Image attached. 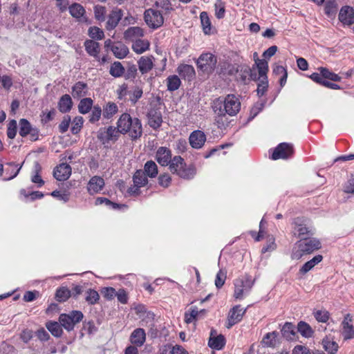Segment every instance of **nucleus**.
Segmentation results:
<instances>
[{
	"mask_svg": "<svg viewBox=\"0 0 354 354\" xmlns=\"http://www.w3.org/2000/svg\"><path fill=\"white\" fill-rule=\"evenodd\" d=\"M213 109L217 115L216 122L218 127L225 128L227 124V120H225V115H236L241 109V102L234 95H228L223 101L218 100L214 102Z\"/></svg>",
	"mask_w": 354,
	"mask_h": 354,
	"instance_id": "obj_1",
	"label": "nucleus"
},
{
	"mask_svg": "<svg viewBox=\"0 0 354 354\" xmlns=\"http://www.w3.org/2000/svg\"><path fill=\"white\" fill-rule=\"evenodd\" d=\"M117 128L120 133H129L133 140L141 137L142 127L140 120L138 118H132L129 113H123L117 122Z\"/></svg>",
	"mask_w": 354,
	"mask_h": 354,
	"instance_id": "obj_2",
	"label": "nucleus"
},
{
	"mask_svg": "<svg viewBox=\"0 0 354 354\" xmlns=\"http://www.w3.org/2000/svg\"><path fill=\"white\" fill-rule=\"evenodd\" d=\"M298 249L292 252V257L299 259L302 256L313 253L321 248L319 240L315 238H306L297 243Z\"/></svg>",
	"mask_w": 354,
	"mask_h": 354,
	"instance_id": "obj_3",
	"label": "nucleus"
},
{
	"mask_svg": "<svg viewBox=\"0 0 354 354\" xmlns=\"http://www.w3.org/2000/svg\"><path fill=\"white\" fill-rule=\"evenodd\" d=\"M293 232L300 240L314 234V229L308 226V221L305 218L297 217L293 221Z\"/></svg>",
	"mask_w": 354,
	"mask_h": 354,
	"instance_id": "obj_4",
	"label": "nucleus"
},
{
	"mask_svg": "<svg viewBox=\"0 0 354 354\" xmlns=\"http://www.w3.org/2000/svg\"><path fill=\"white\" fill-rule=\"evenodd\" d=\"M217 59L212 53H203L197 59L198 68L205 74L212 73L216 66Z\"/></svg>",
	"mask_w": 354,
	"mask_h": 354,
	"instance_id": "obj_5",
	"label": "nucleus"
},
{
	"mask_svg": "<svg viewBox=\"0 0 354 354\" xmlns=\"http://www.w3.org/2000/svg\"><path fill=\"white\" fill-rule=\"evenodd\" d=\"M144 19L147 25L152 29H157L164 24L162 13L160 10L154 8H149L145 11Z\"/></svg>",
	"mask_w": 354,
	"mask_h": 354,
	"instance_id": "obj_6",
	"label": "nucleus"
},
{
	"mask_svg": "<svg viewBox=\"0 0 354 354\" xmlns=\"http://www.w3.org/2000/svg\"><path fill=\"white\" fill-rule=\"evenodd\" d=\"M83 313L79 310H73L69 314H62L59 316V322L68 331L72 330L76 324L83 319Z\"/></svg>",
	"mask_w": 354,
	"mask_h": 354,
	"instance_id": "obj_7",
	"label": "nucleus"
},
{
	"mask_svg": "<svg viewBox=\"0 0 354 354\" xmlns=\"http://www.w3.org/2000/svg\"><path fill=\"white\" fill-rule=\"evenodd\" d=\"M133 185L130 187L128 192L131 195H138L140 194V188L145 186L148 183L147 176L141 169L137 170L133 176Z\"/></svg>",
	"mask_w": 354,
	"mask_h": 354,
	"instance_id": "obj_8",
	"label": "nucleus"
},
{
	"mask_svg": "<svg viewBox=\"0 0 354 354\" xmlns=\"http://www.w3.org/2000/svg\"><path fill=\"white\" fill-rule=\"evenodd\" d=\"M294 152L292 145L287 142L279 144L272 153V158L273 160L287 159L290 157Z\"/></svg>",
	"mask_w": 354,
	"mask_h": 354,
	"instance_id": "obj_9",
	"label": "nucleus"
},
{
	"mask_svg": "<svg viewBox=\"0 0 354 354\" xmlns=\"http://www.w3.org/2000/svg\"><path fill=\"white\" fill-rule=\"evenodd\" d=\"M254 282L248 277L243 279H236L234 283L235 289L234 296L236 299H242L244 292H248L253 286Z\"/></svg>",
	"mask_w": 354,
	"mask_h": 354,
	"instance_id": "obj_10",
	"label": "nucleus"
},
{
	"mask_svg": "<svg viewBox=\"0 0 354 354\" xmlns=\"http://www.w3.org/2000/svg\"><path fill=\"white\" fill-rule=\"evenodd\" d=\"M30 135L32 140H36L38 138V131L33 128L30 123L26 119L19 120V135L26 137Z\"/></svg>",
	"mask_w": 354,
	"mask_h": 354,
	"instance_id": "obj_11",
	"label": "nucleus"
},
{
	"mask_svg": "<svg viewBox=\"0 0 354 354\" xmlns=\"http://www.w3.org/2000/svg\"><path fill=\"white\" fill-rule=\"evenodd\" d=\"M189 144L194 149H201L206 141V136L202 131H194L189 138Z\"/></svg>",
	"mask_w": 354,
	"mask_h": 354,
	"instance_id": "obj_12",
	"label": "nucleus"
},
{
	"mask_svg": "<svg viewBox=\"0 0 354 354\" xmlns=\"http://www.w3.org/2000/svg\"><path fill=\"white\" fill-rule=\"evenodd\" d=\"M123 16V12L121 9L115 8L111 11L108 16V20L106 23V28L108 30H113L118 24Z\"/></svg>",
	"mask_w": 354,
	"mask_h": 354,
	"instance_id": "obj_13",
	"label": "nucleus"
},
{
	"mask_svg": "<svg viewBox=\"0 0 354 354\" xmlns=\"http://www.w3.org/2000/svg\"><path fill=\"white\" fill-rule=\"evenodd\" d=\"M148 124L154 129H158L162 122L161 111L155 108L151 109L147 114Z\"/></svg>",
	"mask_w": 354,
	"mask_h": 354,
	"instance_id": "obj_14",
	"label": "nucleus"
},
{
	"mask_svg": "<svg viewBox=\"0 0 354 354\" xmlns=\"http://www.w3.org/2000/svg\"><path fill=\"white\" fill-rule=\"evenodd\" d=\"M120 132L118 128L112 126L108 128L100 129L98 131V138L103 141H109L112 140H116L119 136Z\"/></svg>",
	"mask_w": 354,
	"mask_h": 354,
	"instance_id": "obj_15",
	"label": "nucleus"
},
{
	"mask_svg": "<svg viewBox=\"0 0 354 354\" xmlns=\"http://www.w3.org/2000/svg\"><path fill=\"white\" fill-rule=\"evenodd\" d=\"M245 309L241 308L240 306H235L230 311L228 315V326L230 328L242 319L243 315L245 313Z\"/></svg>",
	"mask_w": 354,
	"mask_h": 354,
	"instance_id": "obj_16",
	"label": "nucleus"
},
{
	"mask_svg": "<svg viewBox=\"0 0 354 354\" xmlns=\"http://www.w3.org/2000/svg\"><path fill=\"white\" fill-rule=\"evenodd\" d=\"M71 174V168L69 165L66 163L60 164L53 171L54 177L59 180H65L69 178Z\"/></svg>",
	"mask_w": 354,
	"mask_h": 354,
	"instance_id": "obj_17",
	"label": "nucleus"
},
{
	"mask_svg": "<svg viewBox=\"0 0 354 354\" xmlns=\"http://www.w3.org/2000/svg\"><path fill=\"white\" fill-rule=\"evenodd\" d=\"M143 36V29L138 26L130 27L124 32V39L132 43L141 39Z\"/></svg>",
	"mask_w": 354,
	"mask_h": 354,
	"instance_id": "obj_18",
	"label": "nucleus"
},
{
	"mask_svg": "<svg viewBox=\"0 0 354 354\" xmlns=\"http://www.w3.org/2000/svg\"><path fill=\"white\" fill-rule=\"evenodd\" d=\"M339 19L345 25L354 24V10L349 6L343 7L339 14Z\"/></svg>",
	"mask_w": 354,
	"mask_h": 354,
	"instance_id": "obj_19",
	"label": "nucleus"
},
{
	"mask_svg": "<svg viewBox=\"0 0 354 354\" xmlns=\"http://www.w3.org/2000/svg\"><path fill=\"white\" fill-rule=\"evenodd\" d=\"M104 186V179L100 176H95L90 179L87 189L90 194H95L101 191Z\"/></svg>",
	"mask_w": 354,
	"mask_h": 354,
	"instance_id": "obj_20",
	"label": "nucleus"
},
{
	"mask_svg": "<svg viewBox=\"0 0 354 354\" xmlns=\"http://www.w3.org/2000/svg\"><path fill=\"white\" fill-rule=\"evenodd\" d=\"M215 330H212L208 341V346L215 350H221L225 344V339L223 335L215 336Z\"/></svg>",
	"mask_w": 354,
	"mask_h": 354,
	"instance_id": "obj_21",
	"label": "nucleus"
},
{
	"mask_svg": "<svg viewBox=\"0 0 354 354\" xmlns=\"http://www.w3.org/2000/svg\"><path fill=\"white\" fill-rule=\"evenodd\" d=\"M156 160L162 166L168 165L171 160V151L164 147L158 148L156 152Z\"/></svg>",
	"mask_w": 354,
	"mask_h": 354,
	"instance_id": "obj_22",
	"label": "nucleus"
},
{
	"mask_svg": "<svg viewBox=\"0 0 354 354\" xmlns=\"http://www.w3.org/2000/svg\"><path fill=\"white\" fill-rule=\"evenodd\" d=\"M146 340V333L144 329L142 328H136L134 330L131 336H130V342L137 346H141L144 344Z\"/></svg>",
	"mask_w": 354,
	"mask_h": 354,
	"instance_id": "obj_23",
	"label": "nucleus"
},
{
	"mask_svg": "<svg viewBox=\"0 0 354 354\" xmlns=\"http://www.w3.org/2000/svg\"><path fill=\"white\" fill-rule=\"evenodd\" d=\"M111 50L118 59L124 58L129 53V48L122 42L114 43L111 47Z\"/></svg>",
	"mask_w": 354,
	"mask_h": 354,
	"instance_id": "obj_24",
	"label": "nucleus"
},
{
	"mask_svg": "<svg viewBox=\"0 0 354 354\" xmlns=\"http://www.w3.org/2000/svg\"><path fill=\"white\" fill-rule=\"evenodd\" d=\"M153 57L142 56L138 62V68L142 74H145L151 71L153 66Z\"/></svg>",
	"mask_w": 354,
	"mask_h": 354,
	"instance_id": "obj_25",
	"label": "nucleus"
},
{
	"mask_svg": "<svg viewBox=\"0 0 354 354\" xmlns=\"http://www.w3.org/2000/svg\"><path fill=\"white\" fill-rule=\"evenodd\" d=\"M351 319L347 315L342 322V335L344 339L354 338V328L352 324H350Z\"/></svg>",
	"mask_w": 354,
	"mask_h": 354,
	"instance_id": "obj_26",
	"label": "nucleus"
},
{
	"mask_svg": "<svg viewBox=\"0 0 354 354\" xmlns=\"http://www.w3.org/2000/svg\"><path fill=\"white\" fill-rule=\"evenodd\" d=\"M278 335L279 333L277 331L268 333L263 337L261 344L267 347H275L279 344Z\"/></svg>",
	"mask_w": 354,
	"mask_h": 354,
	"instance_id": "obj_27",
	"label": "nucleus"
},
{
	"mask_svg": "<svg viewBox=\"0 0 354 354\" xmlns=\"http://www.w3.org/2000/svg\"><path fill=\"white\" fill-rule=\"evenodd\" d=\"M153 8L160 10L163 15L169 14L174 10L169 0H156Z\"/></svg>",
	"mask_w": 354,
	"mask_h": 354,
	"instance_id": "obj_28",
	"label": "nucleus"
},
{
	"mask_svg": "<svg viewBox=\"0 0 354 354\" xmlns=\"http://www.w3.org/2000/svg\"><path fill=\"white\" fill-rule=\"evenodd\" d=\"M179 75L188 80H191L195 75V71L192 66L189 64H181L177 68Z\"/></svg>",
	"mask_w": 354,
	"mask_h": 354,
	"instance_id": "obj_29",
	"label": "nucleus"
},
{
	"mask_svg": "<svg viewBox=\"0 0 354 354\" xmlns=\"http://www.w3.org/2000/svg\"><path fill=\"white\" fill-rule=\"evenodd\" d=\"M150 43L147 39H140L133 42L132 49L137 54H142L149 48Z\"/></svg>",
	"mask_w": 354,
	"mask_h": 354,
	"instance_id": "obj_30",
	"label": "nucleus"
},
{
	"mask_svg": "<svg viewBox=\"0 0 354 354\" xmlns=\"http://www.w3.org/2000/svg\"><path fill=\"white\" fill-rule=\"evenodd\" d=\"M185 162L180 156H174L169 163V169L173 174H178L179 171L185 166Z\"/></svg>",
	"mask_w": 354,
	"mask_h": 354,
	"instance_id": "obj_31",
	"label": "nucleus"
},
{
	"mask_svg": "<svg viewBox=\"0 0 354 354\" xmlns=\"http://www.w3.org/2000/svg\"><path fill=\"white\" fill-rule=\"evenodd\" d=\"M323 259V257L320 254L315 256L311 260L305 263L303 266L300 268L299 272L302 274H306L317 263L321 262Z\"/></svg>",
	"mask_w": 354,
	"mask_h": 354,
	"instance_id": "obj_32",
	"label": "nucleus"
},
{
	"mask_svg": "<svg viewBox=\"0 0 354 354\" xmlns=\"http://www.w3.org/2000/svg\"><path fill=\"white\" fill-rule=\"evenodd\" d=\"M72 100L69 95L65 94L60 98L58 107L62 113H66L72 108Z\"/></svg>",
	"mask_w": 354,
	"mask_h": 354,
	"instance_id": "obj_33",
	"label": "nucleus"
},
{
	"mask_svg": "<svg viewBox=\"0 0 354 354\" xmlns=\"http://www.w3.org/2000/svg\"><path fill=\"white\" fill-rule=\"evenodd\" d=\"M257 71H258L259 77L267 80L266 74L268 71V64L265 59H259L255 62Z\"/></svg>",
	"mask_w": 354,
	"mask_h": 354,
	"instance_id": "obj_34",
	"label": "nucleus"
},
{
	"mask_svg": "<svg viewBox=\"0 0 354 354\" xmlns=\"http://www.w3.org/2000/svg\"><path fill=\"white\" fill-rule=\"evenodd\" d=\"M196 171V167L193 165H187L185 164V166L183 167L178 176L182 178L188 180L194 178Z\"/></svg>",
	"mask_w": 354,
	"mask_h": 354,
	"instance_id": "obj_35",
	"label": "nucleus"
},
{
	"mask_svg": "<svg viewBox=\"0 0 354 354\" xmlns=\"http://www.w3.org/2000/svg\"><path fill=\"white\" fill-rule=\"evenodd\" d=\"M87 85L82 82H77L73 86L72 95L73 97L80 98L86 95Z\"/></svg>",
	"mask_w": 354,
	"mask_h": 354,
	"instance_id": "obj_36",
	"label": "nucleus"
},
{
	"mask_svg": "<svg viewBox=\"0 0 354 354\" xmlns=\"http://www.w3.org/2000/svg\"><path fill=\"white\" fill-rule=\"evenodd\" d=\"M281 334L288 340L293 339L296 334L294 325L290 322H286L281 329Z\"/></svg>",
	"mask_w": 354,
	"mask_h": 354,
	"instance_id": "obj_37",
	"label": "nucleus"
},
{
	"mask_svg": "<svg viewBox=\"0 0 354 354\" xmlns=\"http://www.w3.org/2000/svg\"><path fill=\"white\" fill-rule=\"evenodd\" d=\"M145 174L150 178H154L158 174V166L155 162L152 160L147 161L144 166Z\"/></svg>",
	"mask_w": 354,
	"mask_h": 354,
	"instance_id": "obj_38",
	"label": "nucleus"
},
{
	"mask_svg": "<svg viewBox=\"0 0 354 354\" xmlns=\"http://www.w3.org/2000/svg\"><path fill=\"white\" fill-rule=\"evenodd\" d=\"M86 52L91 56L96 57L100 50V45L93 40H87L84 43Z\"/></svg>",
	"mask_w": 354,
	"mask_h": 354,
	"instance_id": "obj_39",
	"label": "nucleus"
},
{
	"mask_svg": "<svg viewBox=\"0 0 354 354\" xmlns=\"http://www.w3.org/2000/svg\"><path fill=\"white\" fill-rule=\"evenodd\" d=\"M318 71L321 73L323 79H328L333 82H340L342 80L340 76L331 72L327 68L319 67Z\"/></svg>",
	"mask_w": 354,
	"mask_h": 354,
	"instance_id": "obj_40",
	"label": "nucleus"
},
{
	"mask_svg": "<svg viewBox=\"0 0 354 354\" xmlns=\"http://www.w3.org/2000/svg\"><path fill=\"white\" fill-rule=\"evenodd\" d=\"M167 89L169 91H176L181 84L180 78L176 75L169 76L167 78Z\"/></svg>",
	"mask_w": 354,
	"mask_h": 354,
	"instance_id": "obj_41",
	"label": "nucleus"
},
{
	"mask_svg": "<svg viewBox=\"0 0 354 354\" xmlns=\"http://www.w3.org/2000/svg\"><path fill=\"white\" fill-rule=\"evenodd\" d=\"M322 345L329 354H335L339 348L338 344L335 342L330 341L328 338L323 339Z\"/></svg>",
	"mask_w": 354,
	"mask_h": 354,
	"instance_id": "obj_42",
	"label": "nucleus"
},
{
	"mask_svg": "<svg viewBox=\"0 0 354 354\" xmlns=\"http://www.w3.org/2000/svg\"><path fill=\"white\" fill-rule=\"evenodd\" d=\"M297 330L305 337H310L313 334V330L309 324L304 322H300L297 326Z\"/></svg>",
	"mask_w": 354,
	"mask_h": 354,
	"instance_id": "obj_43",
	"label": "nucleus"
},
{
	"mask_svg": "<svg viewBox=\"0 0 354 354\" xmlns=\"http://www.w3.org/2000/svg\"><path fill=\"white\" fill-rule=\"evenodd\" d=\"M109 73L112 76L115 77H119L124 74V68L123 67L120 62H115L113 64H111Z\"/></svg>",
	"mask_w": 354,
	"mask_h": 354,
	"instance_id": "obj_44",
	"label": "nucleus"
},
{
	"mask_svg": "<svg viewBox=\"0 0 354 354\" xmlns=\"http://www.w3.org/2000/svg\"><path fill=\"white\" fill-rule=\"evenodd\" d=\"M70 14L75 18L83 17L85 13V9L79 3H73L68 8Z\"/></svg>",
	"mask_w": 354,
	"mask_h": 354,
	"instance_id": "obj_45",
	"label": "nucleus"
},
{
	"mask_svg": "<svg viewBox=\"0 0 354 354\" xmlns=\"http://www.w3.org/2000/svg\"><path fill=\"white\" fill-rule=\"evenodd\" d=\"M46 328L55 337H60L62 334V329L60 323L57 322H49L46 324Z\"/></svg>",
	"mask_w": 354,
	"mask_h": 354,
	"instance_id": "obj_46",
	"label": "nucleus"
},
{
	"mask_svg": "<svg viewBox=\"0 0 354 354\" xmlns=\"http://www.w3.org/2000/svg\"><path fill=\"white\" fill-rule=\"evenodd\" d=\"M92 105L93 100L91 98H84L78 105L79 111L82 114L87 113L91 109Z\"/></svg>",
	"mask_w": 354,
	"mask_h": 354,
	"instance_id": "obj_47",
	"label": "nucleus"
},
{
	"mask_svg": "<svg viewBox=\"0 0 354 354\" xmlns=\"http://www.w3.org/2000/svg\"><path fill=\"white\" fill-rule=\"evenodd\" d=\"M100 299V295L98 292L94 290L88 289L86 292L85 300L90 305H94L98 302Z\"/></svg>",
	"mask_w": 354,
	"mask_h": 354,
	"instance_id": "obj_48",
	"label": "nucleus"
},
{
	"mask_svg": "<svg viewBox=\"0 0 354 354\" xmlns=\"http://www.w3.org/2000/svg\"><path fill=\"white\" fill-rule=\"evenodd\" d=\"M118 111V106L113 102H109L104 108L103 115L104 118L109 119Z\"/></svg>",
	"mask_w": 354,
	"mask_h": 354,
	"instance_id": "obj_49",
	"label": "nucleus"
},
{
	"mask_svg": "<svg viewBox=\"0 0 354 354\" xmlns=\"http://www.w3.org/2000/svg\"><path fill=\"white\" fill-rule=\"evenodd\" d=\"M95 19L100 21H104L106 9L104 6L96 5L93 8Z\"/></svg>",
	"mask_w": 354,
	"mask_h": 354,
	"instance_id": "obj_50",
	"label": "nucleus"
},
{
	"mask_svg": "<svg viewBox=\"0 0 354 354\" xmlns=\"http://www.w3.org/2000/svg\"><path fill=\"white\" fill-rule=\"evenodd\" d=\"M201 25L205 34H208L211 30V22L206 12H202L200 15Z\"/></svg>",
	"mask_w": 354,
	"mask_h": 354,
	"instance_id": "obj_51",
	"label": "nucleus"
},
{
	"mask_svg": "<svg viewBox=\"0 0 354 354\" xmlns=\"http://www.w3.org/2000/svg\"><path fill=\"white\" fill-rule=\"evenodd\" d=\"M55 297L58 301H65L71 297V290L64 287L60 288L56 291Z\"/></svg>",
	"mask_w": 354,
	"mask_h": 354,
	"instance_id": "obj_52",
	"label": "nucleus"
},
{
	"mask_svg": "<svg viewBox=\"0 0 354 354\" xmlns=\"http://www.w3.org/2000/svg\"><path fill=\"white\" fill-rule=\"evenodd\" d=\"M41 169V167L39 162H35L34 164V171L35 174L32 177V181L34 183H37L39 187H41L44 184V181L41 179V177L39 175Z\"/></svg>",
	"mask_w": 354,
	"mask_h": 354,
	"instance_id": "obj_53",
	"label": "nucleus"
},
{
	"mask_svg": "<svg viewBox=\"0 0 354 354\" xmlns=\"http://www.w3.org/2000/svg\"><path fill=\"white\" fill-rule=\"evenodd\" d=\"M199 315V312L196 307H192L189 312L185 313V321L187 324L192 323Z\"/></svg>",
	"mask_w": 354,
	"mask_h": 354,
	"instance_id": "obj_54",
	"label": "nucleus"
},
{
	"mask_svg": "<svg viewBox=\"0 0 354 354\" xmlns=\"http://www.w3.org/2000/svg\"><path fill=\"white\" fill-rule=\"evenodd\" d=\"M215 14L218 19H222L225 15V4L221 0H217L214 3Z\"/></svg>",
	"mask_w": 354,
	"mask_h": 354,
	"instance_id": "obj_55",
	"label": "nucleus"
},
{
	"mask_svg": "<svg viewBox=\"0 0 354 354\" xmlns=\"http://www.w3.org/2000/svg\"><path fill=\"white\" fill-rule=\"evenodd\" d=\"M89 36L95 39H102L104 37V32L98 27L93 26L88 29Z\"/></svg>",
	"mask_w": 354,
	"mask_h": 354,
	"instance_id": "obj_56",
	"label": "nucleus"
},
{
	"mask_svg": "<svg viewBox=\"0 0 354 354\" xmlns=\"http://www.w3.org/2000/svg\"><path fill=\"white\" fill-rule=\"evenodd\" d=\"M315 319L319 322H326L329 319V313L325 310H318L314 312Z\"/></svg>",
	"mask_w": 354,
	"mask_h": 354,
	"instance_id": "obj_57",
	"label": "nucleus"
},
{
	"mask_svg": "<svg viewBox=\"0 0 354 354\" xmlns=\"http://www.w3.org/2000/svg\"><path fill=\"white\" fill-rule=\"evenodd\" d=\"M83 124V118L82 117H76L72 122L71 132L77 134L81 129Z\"/></svg>",
	"mask_w": 354,
	"mask_h": 354,
	"instance_id": "obj_58",
	"label": "nucleus"
},
{
	"mask_svg": "<svg viewBox=\"0 0 354 354\" xmlns=\"http://www.w3.org/2000/svg\"><path fill=\"white\" fill-rule=\"evenodd\" d=\"M17 124L15 120H12L8 125L7 130V136L10 139H13L17 133Z\"/></svg>",
	"mask_w": 354,
	"mask_h": 354,
	"instance_id": "obj_59",
	"label": "nucleus"
},
{
	"mask_svg": "<svg viewBox=\"0 0 354 354\" xmlns=\"http://www.w3.org/2000/svg\"><path fill=\"white\" fill-rule=\"evenodd\" d=\"M136 313L140 316V317L146 315V317L149 319H153L154 315L151 312H147L145 307L142 305H138L135 308Z\"/></svg>",
	"mask_w": 354,
	"mask_h": 354,
	"instance_id": "obj_60",
	"label": "nucleus"
},
{
	"mask_svg": "<svg viewBox=\"0 0 354 354\" xmlns=\"http://www.w3.org/2000/svg\"><path fill=\"white\" fill-rule=\"evenodd\" d=\"M102 115V109L99 106H94L91 114L90 115L89 121L95 122L99 120Z\"/></svg>",
	"mask_w": 354,
	"mask_h": 354,
	"instance_id": "obj_61",
	"label": "nucleus"
},
{
	"mask_svg": "<svg viewBox=\"0 0 354 354\" xmlns=\"http://www.w3.org/2000/svg\"><path fill=\"white\" fill-rule=\"evenodd\" d=\"M71 121V120L69 115H65L63 118L62 122L59 125V130L61 133H65L68 129Z\"/></svg>",
	"mask_w": 354,
	"mask_h": 354,
	"instance_id": "obj_62",
	"label": "nucleus"
},
{
	"mask_svg": "<svg viewBox=\"0 0 354 354\" xmlns=\"http://www.w3.org/2000/svg\"><path fill=\"white\" fill-rule=\"evenodd\" d=\"M171 178L167 174H162L158 178V183L163 187H168L171 183Z\"/></svg>",
	"mask_w": 354,
	"mask_h": 354,
	"instance_id": "obj_63",
	"label": "nucleus"
},
{
	"mask_svg": "<svg viewBox=\"0 0 354 354\" xmlns=\"http://www.w3.org/2000/svg\"><path fill=\"white\" fill-rule=\"evenodd\" d=\"M142 90L140 88H136L133 92L131 93L130 100L136 104L137 101L142 97Z\"/></svg>",
	"mask_w": 354,
	"mask_h": 354,
	"instance_id": "obj_64",
	"label": "nucleus"
}]
</instances>
